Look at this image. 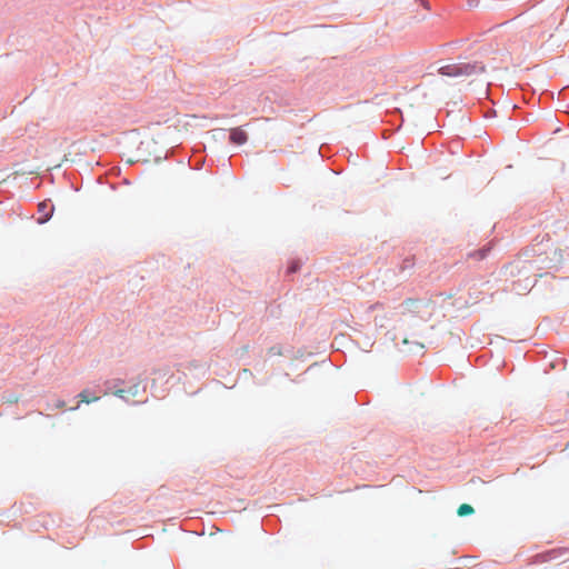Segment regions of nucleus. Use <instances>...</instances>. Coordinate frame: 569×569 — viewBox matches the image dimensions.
I'll list each match as a JSON object with an SVG mask.
<instances>
[{"label": "nucleus", "instance_id": "obj_1", "mask_svg": "<svg viewBox=\"0 0 569 569\" xmlns=\"http://www.w3.org/2000/svg\"><path fill=\"white\" fill-rule=\"evenodd\" d=\"M486 71L482 63L473 62H459L443 66L439 69V73L446 77H470Z\"/></svg>", "mask_w": 569, "mask_h": 569}, {"label": "nucleus", "instance_id": "obj_8", "mask_svg": "<svg viewBox=\"0 0 569 569\" xmlns=\"http://www.w3.org/2000/svg\"><path fill=\"white\" fill-rule=\"evenodd\" d=\"M126 391L123 389H119L114 392V395L119 398H124Z\"/></svg>", "mask_w": 569, "mask_h": 569}, {"label": "nucleus", "instance_id": "obj_5", "mask_svg": "<svg viewBox=\"0 0 569 569\" xmlns=\"http://www.w3.org/2000/svg\"><path fill=\"white\" fill-rule=\"evenodd\" d=\"M78 398L80 399V402L83 403H91L99 400L98 396L90 397V393L88 390H83L78 395Z\"/></svg>", "mask_w": 569, "mask_h": 569}, {"label": "nucleus", "instance_id": "obj_12", "mask_svg": "<svg viewBox=\"0 0 569 569\" xmlns=\"http://www.w3.org/2000/svg\"><path fill=\"white\" fill-rule=\"evenodd\" d=\"M409 341L407 338L403 339V343L407 345Z\"/></svg>", "mask_w": 569, "mask_h": 569}, {"label": "nucleus", "instance_id": "obj_3", "mask_svg": "<svg viewBox=\"0 0 569 569\" xmlns=\"http://www.w3.org/2000/svg\"><path fill=\"white\" fill-rule=\"evenodd\" d=\"M248 140L247 133L241 128L230 130V141L234 144H243Z\"/></svg>", "mask_w": 569, "mask_h": 569}, {"label": "nucleus", "instance_id": "obj_6", "mask_svg": "<svg viewBox=\"0 0 569 569\" xmlns=\"http://www.w3.org/2000/svg\"><path fill=\"white\" fill-rule=\"evenodd\" d=\"M473 512H475V509L472 508V506H470L468 503L460 505L457 510V513L460 517H466V516L472 515Z\"/></svg>", "mask_w": 569, "mask_h": 569}, {"label": "nucleus", "instance_id": "obj_10", "mask_svg": "<svg viewBox=\"0 0 569 569\" xmlns=\"http://www.w3.org/2000/svg\"><path fill=\"white\" fill-rule=\"evenodd\" d=\"M9 402H11V403L18 402V397L10 398Z\"/></svg>", "mask_w": 569, "mask_h": 569}, {"label": "nucleus", "instance_id": "obj_2", "mask_svg": "<svg viewBox=\"0 0 569 569\" xmlns=\"http://www.w3.org/2000/svg\"><path fill=\"white\" fill-rule=\"evenodd\" d=\"M401 308L402 315L417 316L425 321L429 320L435 312V306L429 300L407 299Z\"/></svg>", "mask_w": 569, "mask_h": 569}, {"label": "nucleus", "instance_id": "obj_9", "mask_svg": "<svg viewBox=\"0 0 569 569\" xmlns=\"http://www.w3.org/2000/svg\"><path fill=\"white\" fill-rule=\"evenodd\" d=\"M297 268H298V267H297L296 264H292V266L289 268V271L295 272V271L297 270Z\"/></svg>", "mask_w": 569, "mask_h": 569}, {"label": "nucleus", "instance_id": "obj_7", "mask_svg": "<svg viewBox=\"0 0 569 569\" xmlns=\"http://www.w3.org/2000/svg\"><path fill=\"white\" fill-rule=\"evenodd\" d=\"M66 407V402L63 400H57V402L54 403V408L57 409H62Z\"/></svg>", "mask_w": 569, "mask_h": 569}, {"label": "nucleus", "instance_id": "obj_4", "mask_svg": "<svg viewBox=\"0 0 569 569\" xmlns=\"http://www.w3.org/2000/svg\"><path fill=\"white\" fill-rule=\"evenodd\" d=\"M53 208L46 202L39 203V212L43 213V218L39 219V222L43 223L49 220Z\"/></svg>", "mask_w": 569, "mask_h": 569}, {"label": "nucleus", "instance_id": "obj_11", "mask_svg": "<svg viewBox=\"0 0 569 569\" xmlns=\"http://www.w3.org/2000/svg\"><path fill=\"white\" fill-rule=\"evenodd\" d=\"M417 347L419 350L423 349V345L422 343H417Z\"/></svg>", "mask_w": 569, "mask_h": 569}]
</instances>
